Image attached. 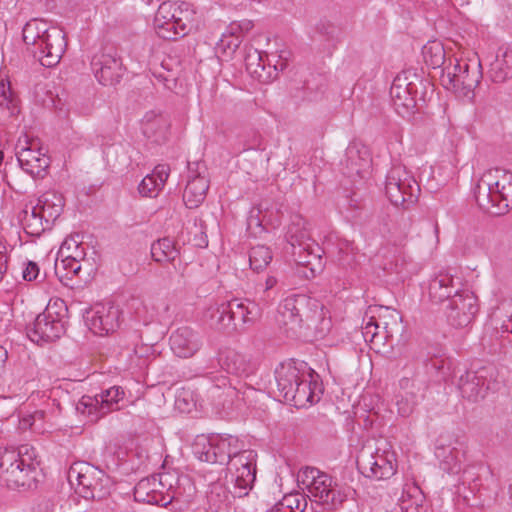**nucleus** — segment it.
I'll use <instances>...</instances> for the list:
<instances>
[{
    "label": "nucleus",
    "mask_w": 512,
    "mask_h": 512,
    "mask_svg": "<svg viewBox=\"0 0 512 512\" xmlns=\"http://www.w3.org/2000/svg\"><path fill=\"white\" fill-rule=\"evenodd\" d=\"M277 321L287 333L296 335L302 328L312 329L319 335L330 330L331 320L324 305L304 294L285 298L278 308Z\"/></svg>",
    "instance_id": "1"
},
{
    "label": "nucleus",
    "mask_w": 512,
    "mask_h": 512,
    "mask_svg": "<svg viewBox=\"0 0 512 512\" xmlns=\"http://www.w3.org/2000/svg\"><path fill=\"white\" fill-rule=\"evenodd\" d=\"M474 197L484 212L505 214L512 205V172L499 167L486 170L476 184Z\"/></svg>",
    "instance_id": "2"
},
{
    "label": "nucleus",
    "mask_w": 512,
    "mask_h": 512,
    "mask_svg": "<svg viewBox=\"0 0 512 512\" xmlns=\"http://www.w3.org/2000/svg\"><path fill=\"white\" fill-rule=\"evenodd\" d=\"M23 41L44 67L57 65L65 52V33L56 27L49 28L42 20L32 19L23 27Z\"/></svg>",
    "instance_id": "3"
},
{
    "label": "nucleus",
    "mask_w": 512,
    "mask_h": 512,
    "mask_svg": "<svg viewBox=\"0 0 512 512\" xmlns=\"http://www.w3.org/2000/svg\"><path fill=\"white\" fill-rule=\"evenodd\" d=\"M312 377L305 363L288 361L281 363L275 370V378L280 396L291 401L295 406H304L314 402V392L311 388Z\"/></svg>",
    "instance_id": "4"
},
{
    "label": "nucleus",
    "mask_w": 512,
    "mask_h": 512,
    "mask_svg": "<svg viewBox=\"0 0 512 512\" xmlns=\"http://www.w3.org/2000/svg\"><path fill=\"white\" fill-rule=\"evenodd\" d=\"M220 448L229 454L228 471L232 476L238 496L246 495L256 479V453L245 449L244 443L236 436H220Z\"/></svg>",
    "instance_id": "5"
},
{
    "label": "nucleus",
    "mask_w": 512,
    "mask_h": 512,
    "mask_svg": "<svg viewBox=\"0 0 512 512\" xmlns=\"http://www.w3.org/2000/svg\"><path fill=\"white\" fill-rule=\"evenodd\" d=\"M153 24L160 38L176 40L195 26V11L189 3L165 1L159 5Z\"/></svg>",
    "instance_id": "6"
},
{
    "label": "nucleus",
    "mask_w": 512,
    "mask_h": 512,
    "mask_svg": "<svg viewBox=\"0 0 512 512\" xmlns=\"http://www.w3.org/2000/svg\"><path fill=\"white\" fill-rule=\"evenodd\" d=\"M298 482L310 500L329 510L338 509L345 501L346 494L337 488L334 479L315 467H305L298 474Z\"/></svg>",
    "instance_id": "7"
},
{
    "label": "nucleus",
    "mask_w": 512,
    "mask_h": 512,
    "mask_svg": "<svg viewBox=\"0 0 512 512\" xmlns=\"http://www.w3.org/2000/svg\"><path fill=\"white\" fill-rule=\"evenodd\" d=\"M66 313L67 306L63 300L51 299L32 326L27 328V336L35 343L59 339L65 333Z\"/></svg>",
    "instance_id": "8"
},
{
    "label": "nucleus",
    "mask_w": 512,
    "mask_h": 512,
    "mask_svg": "<svg viewBox=\"0 0 512 512\" xmlns=\"http://www.w3.org/2000/svg\"><path fill=\"white\" fill-rule=\"evenodd\" d=\"M68 480L85 499H102L109 494L111 486L105 472L87 462L74 463L68 471Z\"/></svg>",
    "instance_id": "9"
},
{
    "label": "nucleus",
    "mask_w": 512,
    "mask_h": 512,
    "mask_svg": "<svg viewBox=\"0 0 512 512\" xmlns=\"http://www.w3.org/2000/svg\"><path fill=\"white\" fill-rule=\"evenodd\" d=\"M363 475L375 480L392 477L396 473V454L387 441H379L374 451L364 448L357 459Z\"/></svg>",
    "instance_id": "10"
},
{
    "label": "nucleus",
    "mask_w": 512,
    "mask_h": 512,
    "mask_svg": "<svg viewBox=\"0 0 512 512\" xmlns=\"http://www.w3.org/2000/svg\"><path fill=\"white\" fill-rule=\"evenodd\" d=\"M482 78L481 62L478 60L473 71L470 72L469 64L457 58L450 59L442 69L440 80L446 89L460 91L463 96L469 97L479 85Z\"/></svg>",
    "instance_id": "11"
},
{
    "label": "nucleus",
    "mask_w": 512,
    "mask_h": 512,
    "mask_svg": "<svg viewBox=\"0 0 512 512\" xmlns=\"http://www.w3.org/2000/svg\"><path fill=\"white\" fill-rule=\"evenodd\" d=\"M385 191L389 201L396 207L409 208L417 199L419 185L402 163H397L388 172Z\"/></svg>",
    "instance_id": "12"
},
{
    "label": "nucleus",
    "mask_w": 512,
    "mask_h": 512,
    "mask_svg": "<svg viewBox=\"0 0 512 512\" xmlns=\"http://www.w3.org/2000/svg\"><path fill=\"white\" fill-rule=\"evenodd\" d=\"M123 397V389L114 386L95 396H82L76 404V411L94 423L109 412L118 410V403Z\"/></svg>",
    "instance_id": "13"
},
{
    "label": "nucleus",
    "mask_w": 512,
    "mask_h": 512,
    "mask_svg": "<svg viewBox=\"0 0 512 512\" xmlns=\"http://www.w3.org/2000/svg\"><path fill=\"white\" fill-rule=\"evenodd\" d=\"M496 369L493 366H483L477 370L467 371L459 379V389L462 396L477 402L483 399L488 390L494 389Z\"/></svg>",
    "instance_id": "14"
},
{
    "label": "nucleus",
    "mask_w": 512,
    "mask_h": 512,
    "mask_svg": "<svg viewBox=\"0 0 512 512\" xmlns=\"http://www.w3.org/2000/svg\"><path fill=\"white\" fill-rule=\"evenodd\" d=\"M478 312L477 297L469 290H460L448 301L447 321L456 328L468 326Z\"/></svg>",
    "instance_id": "15"
},
{
    "label": "nucleus",
    "mask_w": 512,
    "mask_h": 512,
    "mask_svg": "<svg viewBox=\"0 0 512 512\" xmlns=\"http://www.w3.org/2000/svg\"><path fill=\"white\" fill-rule=\"evenodd\" d=\"M227 474L223 469L215 471L207 470L204 473V479L207 482L206 505L211 512L226 511L233 499L226 484Z\"/></svg>",
    "instance_id": "16"
},
{
    "label": "nucleus",
    "mask_w": 512,
    "mask_h": 512,
    "mask_svg": "<svg viewBox=\"0 0 512 512\" xmlns=\"http://www.w3.org/2000/svg\"><path fill=\"white\" fill-rule=\"evenodd\" d=\"M410 76L418 79L415 73L403 71L395 77L390 88L393 105L401 115L410 114L416 107L418 89L416 83L410 80Z\"/></svg>",
    "instance_id": "17"
},
{
    "label": "nucleus",
    "mask_w": 512,
    "mask_h": 512,
    "mask_svg": "<svg viewBox=\"0 0 512 512\" xmlns=\"http://www.w3.org/2000/svg\"><path fill=\"white\" fill-rule=\"evenodd\" d=\"M186 163L188 180L183 193V200L188 208L193 209L204 201L209 188V180L205 162Z\"/></svg>",
    "instance_id": "18"
},
{
    "label": "nucleus",
    "mask_w": 512,
    "mask_h": 512,
    "mask_svg": "<svg viewBox=\"0 0 512 512\" xmlns=\"http://www.w3.org/2000/svg\"><path fill=\"white\" fill-rule=\"evenodd\" d=\"M307 221L301 215H294L287 230V240L293 248L295 260L302 265H308V257L313 254L314 242L311 241Z\"/></svg>",
    "instance_id": "19"
},
{
    "label": "nucleus",
    "mask_w": 512,
    "mask_h": 512,
    "mask_svg": "<svg viewBox=\"0 0 512 512\" xmlns=\"http://www.w3.org/2000/svg\"><path fill=\"white\" fill-rule=\"evenodd\" d=\"M91 67L96 79L105 86L119 83L125 70L121 58L112 48L95 54Z\"/></svg>",
    "instance_id": "20"
},
{
    "label": "nucleus",
    "mask_w": 512,
    "mask_h": 512,
    "mask_svg": "<svg viewBox=\"0 0 512 512\" xmlns=\"http://www.w3.org/2000/svg\"><path fill=\"white\" fill-rule=\"evenodd\" d=\"M25 467L20 464L19 455L16 450H4L0 453V480L9 488L30 486L34 480Z\"/></svg>",
    "instance_id": "21"
},
{
    "label": "nucleus",
    "mask_w": 512,
    "mask_h": 512,
    "mask_svg": "<svg viewBox=\"0 0 512 512\" xmlns=\"http://www.w3.org/2000/svg\"><path fill=\"white\" fill-rule=\"evenodd\" d=\"M120 309L112 302L97 303L87 315L89 329L97 335L115 331L119 325Z\"/></svg>",
    "instance_id": "22"
},
{
    "label": "nucleus",
    "mask_w": 512,
    "mask_h": 512,
    "mask_svg": "<svg viewBox=\"0 0 512 512\" xmlns=\"http://www.w3.org/2000/svg\"><path fill=\"white\" fill-rule=\"evenodd\" d=\"M162 477L151 476L141 479L134 488V498L138 502L167 506L174 499L171 492H163Z\"/></svg>",
    "instance_id": "23"
},
{
    "label": "nucleus",
    "mask_w": 512,
    "mask_h": 512,
    "mask_svg": "<svg viewBox=\"0 0 512 512\" xmlns=\"http://www.w3.org/2000/svg\"><path fill=\"white\" fill-rule=\"evenodd\" d=\"M244 62L249 75L261 83H268L278 75V65L272 64L268 55L256 48L245 49Z\"/></svg>",
    "instance_id": "24"
},
{
    "label": "nucleus",
    "mask_w": 512,
    "mask_h": 512,
    "mask_svg": "<svg viewBox=\"0 0 512 512\" xmlns=\"http://www.w3.org/2000/svg\"><path fill=\"white\" fill-rule=\"evenodd\" d=\"M452 269H443L436 273L429 281L428 296L436 304L449 301L459 289V278L455 277Z\"/></svg>",
    "instance_id": "25"
},
{
    "label": "nucleus",
    "mask_w": 512,
    "mask_h": 512,
    "mask_svg": "<svg viewBox=\"0 0 512 512\" xmlns=\"http://www.w3.org/2000/svg\"><path fill=\"white\" fill-rule=\"evenodd\" d=\"M400 393L397 395V410L402 417L410 416L423 397L425 384L415 378L404 377L399 382Z\"/></svg>",
    "instance_id": "26"
},
{
    "label": "nucleus",
    "mask_w": 512,
    "mask_h": 512,
    "mask_svg": "<svg viewBox=\"0 0 512 512\" xmlns=\"http://www.w3.org/2000/svg\"><path fill=\"white\" fill-rule=\"evenodd\" d=\"M170 348L180 358L194 356L202 347L201 335L190 327L184 326L176 329L170 336Z\"/></svg>",
    "instance_id": "27"
},
{
    "label": "nucleus",
    "mask_w": 512,
    "mask_h": 512,
    "mask_svg": "<svg viewBox=\"0 0 512 512\" xmlns=\"http://www.w3.org/2000/svg\"><path fill=\"white\" fill-rule=\"evenodd\" d=\"M230 302V314L235 322V331H244L261 318L259 305L250 300L233 299Z\"/></svg>",
    "instance_id": "28"
},
{
    "label": "nucleus",
    "mask_w": 512,
    "mask_h": 512,
    "mask_svg": "<svg viewBox=\"0 0 512 512\" xmlns=\"http://www.w3.org/2000/svg\"><path fill=\"white\" fill-rule=\"evenodd\" d=\"M193 452L200 461L228 465L229 454L226 453V449L220 448V436L212 438L197 437L193 445Z\"/></svg>",
    "instance_id": "29"
},
{
    "label": "nucleus",
    "mask_w": 512,
    "mask_h": 512,
    "mask_svg": "<svg viewBox=\"0 0 512 512\" xmlns=\"http://www.w3.org/2000/svg\"><path fill=\"white\" fill-rule=\"evenodd\" d=\"M218 363L224 371L239 377H247L255 370V365L247 355L233 349L222 350Z\"/></svg>",
    "instance_id": "30"
},
{
    "label": "nucleus",
    "mask_w": 512,
    "mask_h": 512,
    "mask_svg": "<svg viewBox=\"0 0 512 512\" xmlns=\"http://www.w3.org/2000/svg\"><path fill=\"white\" fill-rule=\"evenodd\" d=\"M143 135L152 143L162 144L167 141L170 121L162 113L147 112L141 122Z\"/></svg>",
    "instance_id": "31"
},
{
    "label": "nucleus",
    "mask_w": 512,
    "mask_h": 512,
    "mask_svg": "<svg viewBox=\"0 0 512 512\" xmlns=\"http://www.w3.org/2000/svg\"><path fill=\"white\" fill-rule=\"evenodd\" d=\"M381 312L391 313V316L395 318V323H397L398 314L395 311H390L388 308H384L382 306H369L365 312L363 321L364 326L362 327V334L366 341L373 342L375 338L379 335V328L382 325V328L385 332V337H389L391 332L388 330V323L381 320Z\"/></svg>",
    "instance_id": "32"
},
{
    "label": "nucleus",
    "mask_w": 512,
    "mask_h": 512,
    "mask_svg": "<svg viewBox=\"0 0 512 512\" xmlns=\"http://www.w3.org/2000/svg\"><path fill=\"white\" fill-rule=\"evenodd\" d=\"M230 302L214 303L205 312L210 327L225 332L235 331V322L230 314Z\"/></svg>",
    "instance_id": "33"
},
{
    "label": "nucleus",
    "mask_w": 512,
    "mask_h": 512,
    "mask_svg": "<svg viewBox=\"0 0 512 512\" xmlns=\"http://www.w3.org/2000/svg\"><path fill=\"white\" fill-rule=\"evenodd\" d=\"M170 172L167 162L155 166L151 174L143 178L138 186V191L143 197H156L166 182Z\"/></svg>",
    "instance_id": "34"
},
{
    "label": "nucleus",
    "mask_w": 512,
    "mask_h": 512,
    "mask_svg": "<svg viewBox=\"0 0 512 512\" xmlns=\"http://www.w3.org/2000/svg\"><path fill=\"white\" fill-rule=\"evenodd\" d=\"M435 456L439 460L440 468L449 474H458L461 471L464 452L450 445H437Z\"/></svg>",
    "instance_id": "35"
},
{
    "label": "nucleus",
    "mask_w": 512,
    "mask_h": 512,
    "mask_svg": "<svg viewBox=\"0 0 512 512\" xmlns=\"http://www.w3.org/2000/svg\"><path fill=\"white\" fill-rule=\"evenodd\" d=\"M490 77L495 83H502L512 78V44L499 50L490 66Z\"/></svg>",
    "instance_id": "36"
},
{
    "label": "nucleus",
    "mask_w": 512,
    "mask_h": 512,
    "mask_svg": "<svg viewBox=\"0 0 512 512\" xmlns=\"http://www.w3.org/2000/svg\"><path fill=\"white\" fill-rule=\"evenodd\" d=\"M63 198L61 195L48 192L44 193L39 199L35 207L39 208L42 217L45 218L47 226L51 224L60 216L63 208Z\"/></svg>",
    "instance_id": "37"
},
{
    "label": "nucleus",
    "mask_w": 512,
    "mask_h": 512,
    "mask_svg": "<svg viewBox=\"0 0 512 512\" xmlns=\"http://www.w3.org/2000/svg\"><path fill=\"white\" fill-rule=\"evenodd\" d=\"M17 160H41V156L45 157L47 150L40 144L39 139H29L27 135L19 138L16 144Z\"/></svg>",
    "instance_id": "38"
},
{
    "label": "nucleus",
    "mask_w": 512,
    "mask_h": 512,
    "mask_svg": "<svg viewBox=\"0 0 512 512\" xmlns=\"http://www.w3.org/2000/svg\"><path fill=\"white\" fill-rule=\"evenodd\" d=\"M151 256L158 263H173L179 256V250L168 237L158 239L151 245Z\"/></svg>",
    "instance_id": "39"
},
{
    "label": "nucleus",
    "mask_w": 512,
    "mask_h": 512,
    "mask_svg": "<svg viewBox=\"0 0 512 512\" xmlns=\"http://www.w3.org/2000/svg\"><path fill=\"white\" fill-rule=\"evenodd\" d=\"M20 112L19 100L11 90L10 82L0 79V113L6 117H14Z\"/></svg>",
    "instance_id": "40"
},
{
    "label": "nucleus",
    "mask_w": 512,
    "mask_h": 512,
    "mask_svg": "<svg viewBox=\"0 0 512 512\" xmlns=\"http://www.w3.org/2000/svg\"><path fill=\"white\" fill-rule=\"evenodd\" d=\"M21 222L25 232L31 236H40L46 229L50 228L45 223V218L39 212V208L32 206L31 210L27 208L23 211Z\"/></svg>",
    "instance_id": "41"
},
{
    "label": "nucleus",
    "mask_w": 512,
    "mask_h": 512,
    "mask_svg": "<svg viewBox=\"0 0 512 512\" xmlns=\"http://www.w3.org/2000/svg\"><path fill=\"white\" fill-rule=\"evenodd\" d=\"M422 54L426 64L433 69L440 68L442 70L443 67L449 63L450 59H454V57L446 58L443 45L437 41H432L425 45Z\"/></svg>",
    "instance_id": "42"
},
{
    "label": "nucleus",
    "mask_w": 512,
    "mask_h": 512,
    "mask_svg": "<svg viewBox=\"0 0 512 512\" xmlns=\"http://www.w3.org/2000/svg\"><path fill=\"white\" fill-rule=\"evenodd\" d=\"M424 496L418 487L412 486L405 490L400 498V508L403 512H422Z\"/></svg>",
    "instance_id": "43"
},
{
    "label": "nucleus",
    "mask_w": 512,
    "mask_h": 512,
    "mask_svg": "<svg viewBox=\"0 0 512 512\" xmlns=\"http://www.w3.org/2000/svg\"><path fill=\"white\" fill-rule=\"evenodd\" d=\"M214 387L216 389L223 388L226 396L230 398H236L237 400H241L244 403H250L252 396L257 393V391L252 387H246L245 390L241 391L240 389L231 386L228 378L225 376L217 378Z\"/></svg>",
    "instance_id": "44"
},
{
    "label": "nucleus",
    "mask_w": 512,
    "mask_h": 512,
    "mask_svg": "<svg viewBox=\"0 0 512 512\" xmlns=\"http://www.w3.org/2000/svg\"><path fill=\"white\" fill-rule=\"evenodd\" d=\"M356 256V249L351 242L344 240L339 243L337 263L343 270H354L357 267Z\"/></svg>",
    "instance_id": "45"
},
{
    "label": "nucleus",
    "mask_w": 512,
    "mask_h": 512,
    "mask_svg": "<svg viewBox=\"0 0 512 512\" xmlns=\"http://www.w3.org/2000/svg\"><path fill=\"white\" fill-rule=\"evenodd\" d=\"M59 257H76L79 259L85 258V249L83 247L82 237L80 234H73L68 236L61 244Z\"/></svg>",
    "instance_id": "46"
},
{
    "label": "nucleus",
    "mask_w": 512,
    "mask_h": 512,
    "mask_svg": "<svg viewBox=\"0 0 512 512\" xmlns=\"http://www.w3.org/2000/svg\"><path fill=\"white\" fill-rule=\"evenodd\" d=\"M272 261V252L265 245H257L251 248L249 263L252 270L260 272Z\"/></svg>",
    "instance_id": "47"
},
{
    "label": "nucleus",
    "mask_w": 512,
    "mask_h": 512,
    "mask_svg": "<svg viewBox=\"0 0 512 512\" xmlns=\"http://www.w3.org/2000/svg\"><path fill=\"white\" fill-rule=\"evenodd\" d=\"M16 454L19 455L20 464L25 467L31 475H34L39 466L38 455L35 448L29 444H24L18 448Z\"/></svg>",
    "instance_id": "48"
},
{
    "label": "nucleus",
    "mask_w": 512,
    "mask_h": 512,
    "mask_svg": "<svg viewBox=\"0 0 512 512\" xmlns=\"http://www.w3.org/2000/svg\"><path fill=\"white\" fill-rule=\"evenodd\" d=\"M316 32L324 40L333 43L339 42L342 35L341 28L328 19L319 20V22L316 24Z\"/></svg>",
    "instance_id": "49"
},
{
    "label": "nucleus",
    "mask_w": 512,
    "mask_h": 512,
    "mask_svg": "<svg viewBox=\"0 0 512 512\" xmlns=\"http://www.w3.org/2000/svg\"><path fill=\"white\" fill-rule=\"evenodd\" d=\"M82 260L72 256L61 257L60 263L57 262L55 266L56 274L60 278L69 277L70 274L78 275L82 268L80 263Z\"/></svg>",
    "instance_id": "50"
},
{
    "label": "nucleus",
    "mask_w": 512,
    "mask_h": 512,
    "mask_svg": "<svg viewBox=\"0 0 512 512\" xmlns=\"http://www.w3.org/2000/svg\"><path fill=\"white\" fill-rule=\"evenodd\" d=\"M347 160H367L371 158L369 148L361 141H352L346 149Z\"/></svg>",
    "instance_id": "51"
},
{
    "label": "nucleus",
    "mask_w": 512,
    "mask_h": 512,
    "mask_svg": "<svg viewBox=\"0 0 512 512\" xmlns=\"http://www.w3.org/2000/svg\"><path fill=\"white\" fill-rule=\"evenodd\" d=\"M281 505L287 512H304L307 501L299 494H288L281 499Z\"/></svg>",
    "instance_id": "52"
},
{
    "label": "nucleus",
    "mask_w": 512,
    "mask_h": 512,
    "mask_svg": "<svg viewBox=\"0 0 512 512\" xmlns=\"http://www.w3.org/2000/svg\"><path fill=\"white\" fill-rule=\"evenodd\" d=\"M40 162H18V166L33 179H43L47 173L49 165L42 166Z\"/></svg>",
    "instance_id": "53"
},
{
    "label": "nucleus",
    "mask_w": 512,
    "mask_h": 512,
    "mask_svg": "<svg viewBox=\"0 0 512 512\" xmlns=\"http://www.w3.org/2000/svg\"><path fill=\"white\" fill-rule=\"evenodd\" d=\"M240 43L241 41L239 36L234 37L224 33L223 37L218 42L217 46L219 49H223L224 51L228 49L231 52H235L236 49L239 47Z\"/></svg>",
    "instance_id": "54"
},
{
    "label": "nucleus",
    "mask_w": 512,
    "mask_h": 512,
    "mask_svg": "<svg viewBox=\"0 0 512 512\" xmlns=\"http://www.w3.org/2000/svg\"><path fill=\"white\" fill-rule=\"evenodd\" d=\"M278 280L276 277L269 275L266 277L265 281L262 283H258L256 286L257 293H263L268 297H270V291L277 285Z\"/></svg>",
    "instance_id": "55"
},
{
    "label": "nucleus",
    "mask_w": 512,
    "mask_h": 512,
    "mask_svg": "<svg viewBox=\"0 0 512 512\" xmlns=\"http://www.w3.org/2000/svg\"><path fill=\"white\" fill-rule=\"evenodd\" d=\"M39 276V267L37 263L29 261L26 263L25 268L22 271V277L26 281L36 280Z\"/></svg>",
    "instance_id": "56"
},
{
    "label": "nucleus",
    "mask_w": 512,
    "mask_h": 512,
    "mask_svg": "<svg viewBox=\"0 0 512 512\" xmlns=\"http://www.w3.org/2000/svg\"><path fill=\"white\" fill-rule=\"evenodd\" d=\"M44 417V412L43 411H36L34 414L30 415L29 417L27 418H23L21 420V426L23 428H31L33 430H35V426H36V422L38 420H42Z\"/></svg>",
    "instance_id": "57"
},
{
    "label": "nucleus",
    "mask_w": 512,
    "mask_h": 512,
    "mask_svg": "<svg viewBox=\"0 0 512 512\" xmlns=\"http://www.w3.org/2000/svg\"><path fill=\"white\" fill-rule=\"evenodd\" d=\"M8 255L7 247L0 241V280L4 272L7 270Z\"/></svg>",
    "instance_id": "58"
},
{
    "label": "nucleus",
    "mask_w": 512,
    "mask_h": 512,
    "mask_svg": "<svg viewBox=\"0 0 512 512\" xmlns=\"http://www.w3.org/2000/svg\"><path fill=\"white\" fill-rule=\"evenodd\" d=\"M254 24L251 20H242L238 22L241 33H247L253 28Z\"/></svg>",
    "instance_id": "59"
},
{
    "label": "nucleus",
    "mask_w": 512,
    "mask_h": 512,
    "mask_svg": "<svg viewBox=\"0 0 512 512\" xmlns=\"http://www.w3.org/2000/svg\"><path fill=\"white\" fill-rule=\"evenodd\" d=\"M227 34L234 37L239 36V34H241L240 28L238 27V22H232L229 25L227 29Z\"/></svg>",
    "instance_id": "60"
},
{
    "label": "nucleus",
    "mask_w": 512,
    "mask_h": 512,
    "mask_svg": "<svg viewBox=\"0 0 512 512\" xmlns=\"http://www.w3.org/2000/svg\"><path fill=\"white\" fill-rule=\"evenodd\" d=\"M7 358L8 354L6 349L0 346V370L4 368Z\"/></svg>",
    "instance_id": "61"
},
{
    "label": "nucleus",
    "mask_w": 512,
    "mask_h": 512,
    "mask_svg": "<svg viewBox=\"0 0 512 512\" xmlns=\"http://www.w3.org/2000/svg\"><path fill=\"white\" fill-rule=\"evenodd\" d=\"M267 512H287V509H285L282 505H281V500L276 503L270 510H268Z\"/></svg>",
    "instance_id": "62"
},
{
    "label": "nucleus",
    "mask_w": 512,
    "mask_h": 512,
    "mask_svg": "<svg viewBox=\"0 0 512 512\" xmlns=\"http://www.w3.org/2000/svg\"><path fill=\"white\" fill-rule=\"evenodd\" d=\"M508 493H509L510 502H512V484L509 486Z\"/></svg>",
    "instance_id": "63"
},
{
    "label": "nucleus",
    "mask_w": 512,
    "mask_h": 512,
    "mask_svg": "<svg viewBox=\"0 0 512 512\" xmlns=\"http://www.w3.org/2000/svg\"><path fill=\"white\" fill-rule=\"evenodd\" d=\"M181 401H182V400H181L180 398H177V400H176V405H177V407H178L179 409H182V407H181Z\"/></svg>",
    "instance_id": "64"
}]
</instances>
